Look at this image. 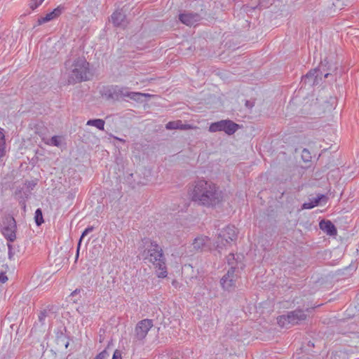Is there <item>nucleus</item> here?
Wrapping results in <instances>:
<instances>
[{"mask_svg":"<svg viewBox=\"0 0 359 359\" xmlns=\"http://www.w3.org/2000/svg\"><path fill=\"white\" fill-rule=\"evenodd\" d=\"M354 0H335L332 5L336 9L341 10L345 6H348L353 2Z\"/></svg>","mask_w":359,"mask_h":359,"instance_id":"27","label":"nucleus"},{"mask_svg":"<svg viewBox=\"0 0 359 359\" xmlns=\"http://www.w3.org/2000/svg\"><path fill=\"white\" fill-rule=\"evenodd\" d=\"M34 221L37 226H40L41 224L43 223L44 220H43L42 210L41 208H38L35 211Z\"/></svg>","mask_w":359,"mask_h":359,"instance_id":"28","label":"nucleus"},{"mask_svg":"<svg viewBox=\"0 0 359 359\" xmlns=\"http://www.w3.org/2000/svg\"><path fill=\"white\" fill-rule=\"evenodd\" d=\"M160 278H165L167 276V271H161V272L158 275Z\"/></svg>","mask_w":359,"mask_h":359,"instance_id":"38","label":"nucleus"},{"mask_svg":"<svg viewBox=\"0 0 359 359\" xmlns=\"http://www.w3.org/2000/svg\"><path fill=\"white\" fill-rule=\"evenodd\" d=\"M243 256L242 255H236L230 253L226 257L227 264L229 269H243L245 267L244 264L242 262Z\"/></svg>","mask_w":359,"mask_h":359,"instance_id":"15","label":"nucleus"},{"mask_svg":"<svg viewBox=\"0 0 359 359\" xmlns=\"http://www.w3.org/2000/svg\"><path fill=\"white\" fill-rule=\"evenodd\" d=\"M94 229V227L93 226H88L82 233L81 237H80V239H79V241L78 243V245H77V253H76V257L79 256V249H80V246H81V241L82 239L86 236H87L89 233L92 232Z\"/></svg>","mask_w":359,"mask_h":359,"instance_id":"29","label":"nucleus"},{"mask_svg":"<svg viewBox=\"0 0 359 359\" xmlns=\"http://www.w3.org/2000/svg\"><path fill=\"white\" fill-rule=\"evenodd\" d=\"M16 222L13 217H6L3 222L1 233L6 240L13 242L16 238Z\"/></svg>","mask_w":359,"mask_h":359,"instance_id":"9","label":"nucleus"},{"mask_svg":"<svg viewBox=\"0 0 359 359\" xmlns=\"http://www.w3.org/2000/svg\"><path fill=\"white\" fill-rule=\"evenodd\" d=\"M145 244H149L147 248L144 251L147 254L144 259L153 264L155 268L158 269H166L165 258L161 248L156 242L151 241L148 239H144Z\"/></svg>","mask_w":359,"mask_h":359,"instance_id":"3","label":"nucleus"},{"mask_svg":"<svg viewBox=\"0 0 359 359\" xmlns=\"http://www.w3.org/2000/svg\"><path fill=\"white\" fill-rule=\"evenodd\" d=\"M78 292H79V290H75L74 292H72L71 295L72 296H74L75 294H76Z\"/></svg>","mask_w":359,"mask_h":359,"instance_id":"41","label":"nucleus"},{"mask_svg":"<svg viewBox=\"0 0 359 359\" xmlns=\"http://www.w3.org/2000/svg\"><path fill=\"white\" fill-rule=\"evenodd\" d=\"M112 359H122L121 351L116 350L113 354Z\"/></svg>","mask_w":359,"mask_h":359,"instance_id":"34","label":"nucleus"},{"mask_svg":"<svg viewBox=\"0 0 359 359\" xmlns=\"http://www.w3.org/2000/svg\"><path fill=\"white\" fill-rule=\"evenodd\" d=\"M340 354H341V351H340V352H339V353H336V355H334V357H336V355H339Z\"/></svg>","mask_w":359,"mask_h":359,"instance_id":"43","label":"nucleus"},{"mask_svg":"<svg viewBox=\"0 0 359 359\" xmlns=\"http://www.w3.org/2000/svg\"><path fill=\"white\" fill-rule=\"evenodd\" d=\"M64 142V137L62 135H55L50 140H46V144L55 146L57 147H62Z\"/></svg>","mask_w":359,"mask_h":359,"instance_id":"23","label":"nucleus"},{"mask_svg":"<svg viewBox=\"0 0 359 359\" xmlns=\"http://www.w3.org/2000/svg\"><path fill=\"white\" fill-rule=\"evenodd\" d=\"M302 157L304 161L308 162L311 158L309 151L306 149H304L302 154Z\"/></svg>","mask_w":359,"mask_h":359,"instance_id":"30","label":"nucleus"},{"mask_svg":"<svg viewBox=\"0 0 359 359\" xmlns=\"http://www.w3.org/2000/svg\"><path fill=\"white\" fill-rule=\"evenodd\" d=\"M110 21L116 27H125L128 24L126 15L122 10L115 11L111 15Z\"/></svg>","mask_w":359,"mask_h":359,"instance_id":"13","label":"nucleus"},{"mask_svg":"<svg viewBox=\"0 0 359 359\" xmlns=\"http://www.w3.org/2000/svg\"><path fill=\"white\" fill-rule=\"evenodd\" d=\"M43 0H37V3H35L34 1H30L29 3V7L31 9L34 10L36 7H38L39 5L42 4Z\"/></svg>","mask_w":359,"mask_h":359,"instance_id":"33","label":"nucleus"},{"mask_svg":"<svg viewBox=\"0 0 359 359\" xmlns=\"http://www.w3.org/2000/svg\"><path fill=\"white\" fill-rule=\"evenodd\" d=\"M8 280V277L4 272L0 273V282L2 283H6Z\"/></svg>","mask_w":359,"mask_h":359,"instance_id":"35","label":"nucleus"},{"mask_svg":"<svg viewBox=\"0 0 359 359\" xmlns=\"http://www.w3.org/2000/svg\"><path fill=\"white\" fill-rule=\"evenodd\" d=\"M323 199H326V196L323 194H320L313 201L303 203L302 208V209H312L314 207L318 206Z\"/></svg>","mask_w":359,"mask_h":359,"instance_id":"22","label":"nucleus"},{"mask_svg":"<svg viewBox=\"0 0 359 359\" xmlns=\"http://www.w3.org/2000/svg\"><path fill=\"white\" fill-rule=\"evenodd\" d=\"M201 18L198 13L194 12H184L179 15L180 21L187 26L194 25L199 22Z\"/></svg>","mask_w":359,"mask_h":359,"instance_id":"12","label":"nucleus"},{"mask_svg":"<svg viewBox=\"0 0 359 359\" xmlns=\"http://www.w3.org/2000/svg\"><path fill=\"white\" fill-rule=\"evenodd\" d=\"M36 183H34L33 181L32 182H27L23 186V188H27L29 189V192L31 194L32 190L35 187Z\"/></svg>","mask_w":359,"mask_h":359,"instance_id":"32","label":"nucleus"},{"mask_svg":"<svg viewBox=\"0 0 359 359\" xmlns=\"http://www.w3.org/2000/svg\"><path fill=\"white\" fill-rule=\"evenodd\" d=\"M254 105H255V103L253 102H251L250 100L245 101V106L248 109H252L254 107Z\"/></svg>","mask_w":359,"mask_h":359,"instance_id":"37","label":"nucleus"},{"mask_svg":"<svg viewBox=\"0 0 359 359\" xmlns=\"http://www.w3.org/2000/svg\"><path fill=\"white\" fill-rule=\"evenodd\" d=\"M126 88L114 86L104 88L102 95L107 100H118L120 98L126 97Z\"/></svg>","mask_w":359,"mask_h":359,"instance_id":"10","label":"nucleus"},{"mask_svg":"<svg viewBox=\"0 0 359 359\" xmlns=\"http://www.w3.org/2000/svg\"><path fill=\"white\" fill-rule=\"evenodd\" d=\"M145 244H149L147 248L144 251L147 254L144 259L153 264L155 268L158 269H166L165 258L161 248L156 242L151 241L148 239H144Z\"/></svg>","mask_w":359,"mask_h":359,"instance_id":"4","label":"nucleus"},{"mask_svg":"<svg viewBox=\"0 0 359 359\" xmlns=\"http://www.w3.org/2000/svg\"><path fill=\"white\" fill-rule=\"evenodd\" d=\"M65 65L67 69L71 70L68 78L69 83H80L90 79L89 63L84 57H78L74 60L69 58Z\"/></svg>","mask_w":359,"mask_h":359,"instance_id":"2","label":"nucleus"},{"mask_svg":"<svg viewBox=\"0 0 359 359\" xmlns=\"http://www.w3.org/2000/svg\"><path fill=\"white\" fill-rule=\"evenodd\" d=\"M240 128L239 125L231 120H222L210 124L209 131L215 133L218 131H224L229 135L234 134Z\"/></svg>","mask_w":359,"mask_h":359,"instance_id":"6","label":"nucleus"},{"mask_svg":"<svg viewBox=\"0 0 359 359\" xmlns=\"http://www.w3.org/2000/svg\"><path fill=\"white\" fill-rule=\"evenodd\" d=\"M126 97H128L132 100L136 102H142V97H150L149 94L142 93L140 92H130L126 88Z\"/></svg>","mask_w":359,"mask_h":359,"instance_id":"21","label":"nucleus"},{"mask_svg":"<svg viewBox=\"0 0 359 359\" xmlns=\"http://www.w3.org/2000/svg\"><path fill=\"white\" fill-rule=\"evenodd\" d=\"M45 22V17H41L38 20V25H42Z\"/></svg>","mask_w":359,"mask_h":359,"instance_id":"39","label":"nucleus"},{"mask_svg":"<svg viewBox=\"0 0 359 359\" xmlns=\"http://www.w3.org/2000/svg\"><path fill=\"white\" fill-rule=\"evenodd\" d=\"M306 318V315L302 310H295L288 313L287 315L280 316L278 318V323L281 327H287L289 325L298 324Z\"/></svg>","mask_w":359,"mask_h":359,"instance_id":"5","label":"nucleus"},{"mask_svg":"<svg viewBox=\"0 0 359 359\" xmlns=\"http://www.w3.org/2000/svg\"><path fill=\"white\" fill-rule=\"evenodd\" d=\"M0 144H6L5 135L1 131H0Z\"/></svg>","mask_w":359,"mask_h":359,"instance_id":"36","label":"nucleus"},{"mask_svg":"<svg viewBox=\"0 0 359 359\" xmlns=\"http://www.w3.org/2000/svg\"><path fill=\"white\" fill-rule=\"evenodd\" d=\"M68 346V343L66 344L65 347L67 348Z\"/></svg>","mask_w":359,"mask_h":359,"instance_id":"45","label":"nucleus"},{"mask_svg":"<svg viewBox=\"0 0 359 359\" xmlns=\"http://www.w3.org/2000/svg\"><path fill=\"white\" fill-rule=\"evenodd\" d=\"M30 193L29 192V189L20 187L18 188L14 194L15 198L19 202L22 208H23L24 211L26 210V204L25 202L27 199L29 197Z\"/></svg>","mask_w":359,"mask_h":359,"instance_id":"16","label":"nucleus"},{"mask_svg":"<svg viewBox=\"0 0 359 359\" xmlns=\"http://www.w3.org/2000/svg\"><path fill=\"white\" fill-rule=\"evenodd\" d=\"M109 356V354L106 350H104L100 353L95 359H107Z\"/></svg>","mask_w":359,"mask_h":359,"instance_id":"31","label":"nucleus"},{"mask_svg":"<svg viewBox=\"0 0 359 359\" xmlns=\"http://www.w3.org/2000/svg\"><path fill=\"white\" fill-rule=\"evenodd\" d=\"M320 71V69L315 68L311 69L306 75L303 76L302 78V83L304 84L309 85L310 86H316L318 84V72Z\"/></svg>","mask_w":359,"mask_h":359,"instance_id":"14","label":"nucleus"},{"mask_svg":"<svg viewBox=\"0 0 359 359\" xmlns=\"http://www.w3.org/2000/svg\"><path fill=\"white\" fill-rule=\"evenodd\" d=\"M205 238L203 237L196 238L192 243L194 249L201 251L205 247Z\"/></svg>","mask_w":359,"mask_h":359,"instance_id":"25","label":"nucleus"},{"mask_svg":"<svg viewBox=\"0 0 359 359\" xmlns=\"http://www.w3.org/2000/svg\"><path fill=\"white\" fill-rule=\"evenodd\" d=\"M320 229L329 236H335L337 230L334 224L330 220H322L319 223Z\"/></svg>","mask_w":359,"mask_h":359,"instance_id":"18","label":"nucleus"},{"mask_svg":"<svg viewBox=\"0 0 359 359\" xmlns=\"http://www.w3.org/2000/svg\"><path fill=\"white\" fill-rule=\"evenodd\" d=\"M41 315L39 316V320H40V321H41V320H42V319H43V312H41Z\"/></svg>","mask_w":359,"mask_h":359,"instance_id":"42","label":"nucleus"},{"mask_svg":"<svg viewBox=\"0 0 359 359\" xmlns=\"http://www.w3.org/2000/svg\"><path fill=\"white\" fill-rule=\"evenodd\" d=\"M318 69H320L325 72L324 78H328V76L332 74V72H334L337 70L338 66L337 63H332L330 62L327 58H325L324 60L321 61L320 65L318 67Z\"/></svg>","mask_w":359,"mask_h":359,"instance_id":"17","label":"nucleus"},{"mask_svg":"<svg viewBox=\"0 0 359 359\" xmlns=\"http://www.w3.org/2000/svg\"><path fill=\"white\" fill-rule=\"evenodd\" d=\"M88 126H95L100 130L104 129V121L100 118L90 119L87 121Z\"/></svg>","mask_w":359,"mask_h":359,"instance_id":"26","label":"nucleus"},{"mask_svg":"<svg viewBox=\"0 0 359 359\" xmlns=\"http://www.w3.org/2000/svg\"><path fill=\"white\" fill-rule=\"evenodd\" d=\"M238 276L236 271H227L220 280V283L222 288L227 291L233 290L236 287V283L238 280Z\"/></svg>","mask_w":359,"mask_h":359,"instance_id":"11","label":"nucleus"},{"mask_svg":"<svg viewBox=\"0 0 359 359\" xmlns=\"http://www.w3.org/2000/svg\"><path fill=\"white\" fill-rule=\"evenodd\" d=\"M32 1H34L35 3H37V0H31Z\"/></svg>","mask_w":359,"mask_h":359,"instance_id":"44","label":"nucleus"},{"mask_svg":"<svg viewBox=\"0 0 359 359\" xmlns=\"http://www.w3.org/2000/svg\"><path fill=\"white\" fill-rule=\"evenodd\" d=\"M165 128L168 130H175L179 129L182 130H186L193 128L192 126L190 124H184L182 123L181 120H177L175 121H169L166 126Z\"/></svg>","mask_w":359,"mask_h":359,"instance_id":"19","label":"nucleus"},{"mask_svg":"<svg viewBox=\"0 0 359 359\" xmlns=\"http://www.w3.org/2000/svg\"><path fill=\"white\" fill-rule=\"evenodd\" d=\"M64 11V7L62 6H57L55 8L52 12L49 13H46V22L53 20L57 18H58Z\"/></svg>","mask_w":359,"mask_h":359,"instance_id":"24","label":"nucleus"},{"mask_svg":"<svg viewBox=\"0 0 359 359\" xmlns=\"http://www.w3.org/2000/svg\"><path fill=\"white\" fill-rule=\"evenodd\" d=\"M189 351H187V353L181 351L172 352L170 354H163L158 356V359H189L188 354Z\"/></svg>","mask_w":359,"mask_h":359,"instance_id":"20","label":"nucleus"},{"mask_svg":"<svg viewBox=\"0 0 359 359\" xmlns=\"http://www.w3.org/2000/svg\"><path fill=\"white\" fill-rule=\"evenodd\" d=\"M188 194L192 202L205 208H215L223 200L219 187L204 179H198L189 184Z\"/></svg>","mask_w":359,"mask_h":359,"instance_id":"1","label":"nucleus"},{"mask_svg":"<svg viewBox=\"0 0 359 359\" xmlns=\"http://www.w3.org/2000/svg\"><path fill=\"white\" fill-rule=\"evenodd\" d=\"M153 325V321L149 319H144L138 322L134 330L133 342L142 343Z\"/></svg>","mask_w":359,"mask_h":359,"instance_id":"7","label":"nucleus"},{"mask_svg":"<svg viewBox=\"0 0 359 359\" xmlns=\"http://www.w3.org/2000/svg\"><path fill=\"white\" fill-rule=\"evenodd\" d=\"M237 231L234 226H227L222 229L218 234L217 243V248H221L222 245H225L231 241H236L237 238Z\"/></svg>","mask_w":359,"mask_h":359,"instance_id":"8","label":"nucleus"},{"mask_svg":"<svg viewBox=\"0 0 359 359\" xmlns=\"http://www.w3.org/2000/svg\"><path fill=\"white\" fill-rule=\"evenodd\" d=\"M324 72L323 71V69H321V72H319L318 74H319V77H318V83H320V81H322V78H323V73Z\"/></svg>","mask_w":359,"mask_h":359,"instance_id":"40","label":"nucleus"}]
</instances>
